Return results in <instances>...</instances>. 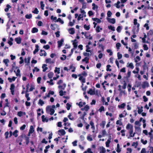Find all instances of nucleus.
<instances>
[{
    "instance_id": "36",
    "label": "nucleus",
    "mask_w": 153,
    "mask_h": 153,
    "mask_svg": "<svg viewBox=\"0 0 153 153\" xmlns=\"http://www.w3.org/2000/svg\"><path fill=\"white\" fill-rule=\"evenodd\" d=\"M59 22L62 24H63L64 23V22L60 18H58V19H57L56 21H55V22Z\"/></svg>"
},
{
    "instance_id": "28",
    "label": "nucleus",
    "mask_w": 153,
    "mask_h": 153,
    "mask_svg": "<svg viewBox=\"0 0 153 153\" xmlns=\"http://www.w3.org/2000/svg\"><path fill=\"white\" fill-rule=\"evenodd\" d=\"M13 39L11 37L10 38L8 41V43L10 45H13Z\"/></svg>"
},
{
    "instance_id": "60",
    "label": "nucleus",
    "mask_w": 153,
    "mask_h": 153,
    "mask_svg": "<svg viewBox=\"0 0 153 153\" xmlns=\"http://www.w3.org/2000/svg\"><path fill=\"white\" fill-rule=\"evenodd\" d=\"M0 114L2 116H5L6 114V113L4 111H1Z\"/></svg>"
},
{
    "instance_id": "44",
    "label": "nucleus",
    "mask_w": 153,
    "mask_h": 153,
    "mask_svg": "<svg viewBox=\"0 0 153 153\" xmlns=\"http://www.w3.org/2000/svg\"><path fill=\"white\" fill-rule=\"evenodd\" d=\"M106 123V122L105 121H102V122L100 124L101 126H102L103 128H104L105 127V125Z\"/></svg>"
},
{
    "instance_id": "55",
    "label": "nucleus",
    "mask_w": 153,
    "mask_h": 153,
    "mask_svg": "<svg viewBox=\"0 0 153 153\" xmlns=\"http://www.w3.org/2000/svg\"><path fill=\"white\" fill-rule=\"evenodd\" d=\"M117 56L118 59H119L122 58V55L121 54H120V53L118 52L117 53Z\"/></svg>"
},
{
    "instance_id": "8",
    "label": "nucleus",
    "mask_w": 153,
    "mask_h": 153,
    "mask_svg": "<svg viewBox=\"0 0 153 153\" xmlns=\"http://www.w3.org/2000/svg\"><path fill=\"white\" fill-rule=\"evenodd\" d=\"M99 150L100 153H105L106 152L105 149L102 146L100 147L99 148Z\"/></svg>"
},
{
    "instance_id": "32",
    "label": "nucleus",
    "mask_w": 153,
    "mask_h": 153,
    "mask_svg": "<svg viewBox=\"0 0 153 153\" xmlns=\"http://www.w3.org/2000/svg\"><path fill=\"white\" fill-rule=\"evenodd\" d=\"M102 30V28L100 27V26H97L96 30L97 32H99L101 30Z\"/></svg>"
},
{
    "instance_id": "14",
    "label": "nucleus",
    "mask_w": 153,
    "mask_h": 153,
    "mask_svg": "<svg viewBox=\"0 0 153 153\" xmlns=\"http://www.w3.org/2000/svg\"><path fill=\"white\" fill-rule=\"evenodd\" d=\"M69 33L71 34H73L75 33L74 29L73 28H71L68 30Z\"/></svg>"
},
{
    "instance_id": "31",
    "label": "nucleus",
    "mask_w": 153,
    "mask_h": 153,
    "mask_svg": "<svg viewBox=\"0 0 153 153\" xmlns=\"http://www.w3.org/2000/svg\"><path fill=\"white\" fill-rule=\"evenodd\" d=\"M14 72L16 73V75L17 76H20V71L19 69H18L16 71H16H14Z\"/></svg>"
},
{
    "instance_id": "27",
    "label": "nucleus",
    "mask_w": 153,
    "mask_h": 153,
    "mask_svg": "<svg viewBox=\"0 0 153 153\" xmlns=\"http://www.w3.org/2000/svg\"><path fill=\"white\" fill-rule=\"evenodd\" d=\"M79 79L82 83H84L85 82V78L82 76H80L79 78Z\"/></svg>"
},
{
    "instance_id": "11",
    "label": "nucleus",
    "mask_w": 153,
    "mask_h": 153,
    "mask_svg": "<svg viewBox=\"0 0 153 153\" xmlns=\"http://www.w3.org/2000/svg\"><path fill=\"white\" fill-rule=\"evenodd\" d=\"M64 42V40L62 39L58 41V47L60 48L62 45L63 43Z\"/></svg>"
},
{
    "instance_id": "37",
    "label": "nucleus",
    "mask_w": 153,
    "mask_h": 153,
    "mask_svg": "<svg viewBox=\"0 0 153 153\" xmlns=\"http://www.w3.org/2000/svg\"><path fill=\"white\" fill-rule=\"evenodd\" d=\"M111 141L110 140H108L107 141L105 142V145L106 147H108L109 146V144L111 143Z\"/></svg>"
},
{
    "instance_id": "42",
    "label": "nucleus",
    "mask_w": 153,
    "mask_h": 153,
    "mask_svg": "<svg viewBox=\"0 0 153 153\" xmlns=\"http://www.w3.org/2000/svg\"><path fill=\"white\" fill-rule=\"evenodd\" d=\"M68 117L71 120H74V118L73 117H71V113L69 114V115H68Z\"/></svg>"
},
{
    "instance_id": "1",
    "label": "nucleus",
    "mask_w": 153,
    "mask_h": 153,
    "mask_svg": "<svg viewBox=\"0 0 153 153\" xmlns=\"http://www.w3.org/2000/svg\"><path fill=\"white\" fill-rule=\"evenodd\" d=\"M126 128V129L128 130L130 137H134L135 133H133V126L129 123H128L127 125Z\"/></svg>"
},
{
    "instance_id": "52",
    "label": "nucleus",
    "mask_w": 153,
    "mask_h": 153,
    "mask_svg": "<svg viewBox=\"0 0 153 153\" xmlns=\"http://www.w3.org/2000/svg\"><path fill=\"white\" fill-rule=\"evenodd\" d=\"M93 20H94V21H95L96 22H97L98 23H100L101 22V21L100 19L97 18H94L93 19Z\"/></svg>"
},
{
    "instance_id": "35",
    "label": "nucleus",
    "mask_w": 153,
    "mask_h": 153,
    "mask_svg": "<svg viewBox=\"0 0 153 153\" xmlns=\"http://www.w3.org/2000/svg\"><path fill=\"white\" fill-rule=\"evenodd\" d=\"M38 104L42 106L44 104V102L42 100L39 99Z\"/></svg>"
},
{
    "instance_id": "26",
    "label": "nucleus",
    "mask_w": 153,
    "mask_h": 153,
    "mask_svg": "<svg viewBox=\"0 0 153 153\" xmlns=\"http://www.w3.org/2000/svg\"><path fill=\"white\" fill-rule=\"evenodd\" d=\"M3 62L5 63L7 66H8V63L9 62V60L7 59H4L3 60Z\"/></svg>"
},
{
    "instance_id": "13",
    "label": "nucleus",
    "mask_w": 153,
    "mask_h": 153,
    "mask_svg": "<svg viewBox=\"0 0 153 153\" xmlns=\"http://www.w3.org/2000/svg\"><path fill=\"white\" fill-rule=\"evenodd\" d=\"M80 12L81 13V14L82 15V16L83 17H86V12H85L84 10L82 9H80Z\"/></svg>"
},
{
    "instance_id": "63",
    "label": "nucleus",
    "mask_w": 153,
    "mask_h": 153,
    "mask_svg": "<svg viewBox=\"0 0 153 153\" xmlns=\"http://www.w3.org/2000/svg\"><path fill=\"white\" fill-rule=\"evenodd\" d=\"M39 69L37 67H35L34 69L33 70V72L34 73L35 71L38 72Z\"/></svg>"
},
{
    "instance_id": "29",
    "label": "nucleus",
    "mask_w": 153,
    "mask_h": 153,
    "mask_svg": "<svg viewBox=\"0 0 153 153\" xmlns=\"http://www.w3.org/2000/svg\"><path fill=\"white\" fill-rule=\"evenodd\" d=\"M30 57H28L27 58V59L26 58L25 59V63L28 64L30 62Z\"/></svg>"
},
{
    "instance_id": "47",
    "label": "nucleus",
    "mask_w": 153,
    "mask_h": 153,
    "mask_svg": "<svg viewBox=\"0 0 153 153\" xmlns=\"http://www.w3.org/2000/svg\"><path fill=\"white\" fill-rule=\"evenodd\" d=\"M84 27L86 30H88L90 28L89 25H84Z\"/></svg>"
},
{
    "instance_id": "3",
    "label": "nucleus",
    "mask_w": 153,
    "mask_h": 153,
    "mask_svg": "<svg viewBox=\"0 0 153 153\" xmlns=\"http://www.w3.org/2000/svg\"><path fill=\"white\" fill-rule=\"evenodd\" d=\"M46 111L48 113H50V114L52 115L54 113V110L51 108L50 106H48L46 108Z\"/></svg>"
},
{
    "instance_id": "4",
    "label": "nucleus",
    "mask_w": 153,
    "mask_h": 153,
    "mask_svg": "<svg viewBox=\"0 0 153 153\" xmlns=\"http://www.w3.org/2000/svg\"><path fill=\"white\" fill-rule=\"evenodd\" d=\"M88 93L91 95L95 94V88H94L93 89H90L89 91L88 92Z\"/></svg>"
},
{
    "instance_id": "7",
    "label": "nucleus",
    "mask_w": 153,
    "mask_h": 153,
    "mask_svg": "<svg viewBox=\"0 0 153 153\" xmlns=\"http://www.w3.org/2000/svg\"><path fill=\"white\" fill-rule=\"evenodd\" d=\"M58 134L59 135H63L65 134V132L63 129H61L58 131Z\"/></svg>"
},
{
    "instance_id": "59",
    "label": "nucleus",
    "mask_w": 153,
    "mask_h": 153,
    "mask_svg": "<svg viewBox=\"0 0 153 153\" xmlns=\"http://www.w3.org/2000/svg\"><path fill=\"white\" fill-rule=\"evenodd\" d=\"M82 8L81 9H85L86 7V3L84 2H82Z\"/></svg>"
},
{
    "instance_id": "25",
    "label": "nucleus",
    "mask_w": 153,
    "mask_h": 153,
    "mask_svg": "<svg viewBox=\"0 0 153 153\" xmlns=\"http://www.w3.org/2000/svg\"><path fill=\"white\" fill-rule=\"evenodd\" d=\"M66 86L65 84H63L62 85H59L58 86V88L61 89H64Z\"/></svg>"
},
{
    "instance_id": "12",
    "label": "nucleus",
    "mask_w": 153,
    "mask_h": 153,
    "mask_svg": "<svg viewBox=\"0 0 153 153\" xmlns=\"http://www.w3.org/2000/svg\"><path fill=\"white\" fill-rule=\"evenodd\" d=\"M39 55L41 56H46L47 55V53L45 51L41 50L40 51V53Z\"/></svg>"
},
{
    "instance_id": "33",
    "label": "nucleus",
    "mask_w": 153,
    "mask_h": 153,
    "mask_svg": "<svg viewBox=\"0 0 153 153\" xmlns=\"http://www.w3.org/2000/svg\"><path fill=\"white\" fill-rule=\"evenodd\" d=\"M143 107L142 106L141 107V108H140L138 107V113L139 114H141V113L143 111Z\"/></svg>"
},
{
    "instance_id": "46",
    "label": "nucleus",
    "mask_w": 153,
    "mask_h": 153,
    "mask_svg": "<svg viewBox=\"0 0 153 153\" xmlns=\"http://www.w3.org/2000/svg\"><path fill=\"white\" fill-rule=\"evenodd\" d=\"M70 69H71V71L72 72H74L75 71L76 68L73 65H71L70 66Z\"/></svg>"
},
{
    "instance_id": "10",
    "label": "nucleus",
    "mask_w": 153,
    "mask_h": 153,
    "mask_svg": "<svg viewBox=\"0 0 153 153\" xmlns=\"http://www.w3.org/2000/svg\"><path fill=\"white\" fill-rule=\"evenodd\" d=\"M77 42L76 39H75L73 42V45L74 46V49H76L77 47Z\"/></svg>"
},
{
    "instance_id": "18",
    "label": "nucleus",
    "mask_w": 153,
    "mask_h": 153,
    "mask_svg": "<svg viewBox=\"0 0 153 153\" xmlns=\"http://www.w3.org/2000/svg\"><path fill=\"white\" fill-rule=\"evenodd\" d=\"M36 48L35 49L34 51H33V53L34 54H35L37 52H38L39 51V45H36L35 46Z\"/></svg>"
},
{
    "instance_id": "21",
    "label": "nucleus",
    "mask_w": 153,
    "mask_h": 153,
    "mask_svg": "<svg viewBox=\"0 0 153 153\" xmlns=\"http://www.w3.org/2000/svg\"><path fill=\"white\" fill-rule=\"evenodd\" d=\"M34 131V128L33 126H30V128L29 130V132L30 133H33Z\"/></svg>"
},
{
    "instance_id": "40",
    "label": "nucleus",
    "mask_w": 153,
    "mask_h": 153,
    "mask_svg": "<svg viewBox=\"0 0 153 153\" xmlns=\"http://www.w3.org/2000/svg\"><path fill=\"white\" fill-rule=\"evenodd\" d=\"M38 29L37 28L33 27V28L31 31L32 33H33L38 32Z\"/></svg>"
},
{
    "instance_id": "19",
    "label": "nucleus",
    "mask_w": 153,
    "mask_h": 153,
    "mask_svg": "<svg viewBox=\"0 0 153 153\" xmlns=\"http://www.w3.org/2000/svg\"><path fill=\"white\" fill-rule=\"evenodd\" d=\"M126 104L125 103H123L122 104H121L120 105H119L118 106V107L119 108L121 109V108H124L125 106H126Z\"/></svg>"
},
{
    "instance_id": "15",
    "label": "nucleus",
    "mask_w": 153,
    "mask_h": 153,
    "mask_svg": "<svg viewBox=\"0 0 153 153\" xmlns=\"http://www.w3.org/2000/svg\"><path fill=\"white\" fill-rule=\"evenodd\" d=\"M149 84L148 82H144L142 85V88H145L146 87H149Z\"/></svg>"
},
{
    "instance_id": "61",
    "label": "nucleus",
    "mask_w": 153,
    "mask_h": 153,
    "mask_svg": "<svg viewBox=\"0 0 153 153\" xmlns=\"http://www.w3.org/2000/svg\"><path fill=\"white\" fill-rule=\"evenodd\" d=\"M104 111V107L103 106H101L99 109V111L100 112H101L102 111Z\"/></svg>"
},
{
    "instance_id": "16",
    "label": "nucleus",
    "mask_w": 153,
    "mask_h": 153,
    "mask_svg": "<svg viewBox=\"0 0 153 153\" xmlns=\"http://www.w3.org/2000/svg\"><path fill=\"white\" fill-rule=\"evenodd\" d=\"M15 41L17 43L19 44L21 43V39L20 37L16 38L15 39Z\"/></svg>"
},
{
    "instance_id": "45",
    "label": "nucleus",
    "mask_w": 153,
    "mask_h": 153,
    "mask_svg": "<svg viewBox=\"0 0 153 153\" xmlns=\"http://www.w3.org/2000/svg\"><path fill=\"white\" fill-rule=\"evenodd\" d=\"M86 51L87 52H91V51L90 50V48L89 47V46H88V45H86Z\"/></svg>"
},
{
    "instance_id": "39",
    "label": "nucleus",
    "mask_w": 153,
    "mask_h": 153,
    "mask_svg": "<svg viewBox=\"0 0 153 153\" xmlns=\"http://www.w3.org/2000/svg\"><path fill=\"white\" fill-rule=\"evenodd\" d=\"M60 69L59 68L56 67L54 70V72L55 73H57V74H59L60 73Z\"/></svg>"
},
{
    "instance_id": "48",
    "label": "nucleus",
    "mask_w": 153,
    "mask_h": 153,
    "mask_svg": "<svg viewBox=\"0 0 153 153\" xmlns=\"http://www.w3.org/2000/svg\"><path fill=\"white\" fill-rule=\"evenodd\" d=\"M122 27L120 26H118L117 28V30L118 32H120L122 30Z\"/></svg>"
},
{
    "instance_id": "50",
    "label": "nucleus",
    "mask_w": 153,
    "mask_h": 153,
    "mask_svg": "<svg viewBox=\"0 0 153 153\" xmlns=\"http://www.w3.org/2000/svg\"><path fill=\"white\" fill-rule=\"evenodd\" d=\"M41 7L42 10H43L44 9V7H45V4H43V2L42 1L40 2Z\"/></svg>"
},
{
    "instance_id": "17",
    "label": "nucleus",
    "mask_w": 153,
    "mask_h": 153,
    "mask_svg": "<svg viewBox=\"0 0 153 153\" xmlns=\"http://www.w3.org/2000/svg\"><path fill=\"white\" fill-rule=\"evenodd\" d=\"M42 122H47L48 121V120L46 117H45L44 115L42 116Z\"/></svg>"
},
{
    "instance_id": "20",
    "label": "nucleus",
    "mask_w": 153,
    "mask_h": 153,
    "mask_svg": "<svg viewBox=\"0 0 153 153\" xmlns=\"http://www.w3.org/2000/svg\"><path fill=\"white\" fill-rule=\"evenodd\" d=\"M42 68H43V72L45 71L48 69V68L47 67V65L45 64L43 65Z\"/></svg>"
},
{
    "instance_id": "22",
    "label": "nucleus",
    "mask_w": 153,
    "mask_h": 153,
    "mask_svg": "<svg viewBox=\"0 0 153 153\" xmlns=\"http://www.w3.org/2000/svg\"><path fill=\"white\" fill-rule=\"evenodd\" d=\"M76 104L78 105L80 107H81L83 105H85V102H81L79 103H76Z\"/></svg>"
},
{
    "instance_id": "38",
    "label": "nucleus",
    "mask_w": 153,
    "mask_h": 153,
    "mask_svg": "<svg viewBox=\"0 0 153 153\" xmlns=\"http://www.w3.org/2000/svg\"><path fill=\"white\" fill-rule=\"evenodd\" d=\"M108 27L109 29L113 31H114L115 30V27L111 25L108 26Z\"/></svg>"
},
{
    "instance_id": "2",
    "label": "nucleus",
    "mask_w": 153,
    "mask_h": 153,
    "mask_svg": "<svg viewBox=\"0 0 153 153\" xmlns=\"http://www.w3.org/2000/svg\"><path fill=\"white\" fill-rule=\"evenodd\" d=\"M134 25H137L136 27V30H133V33L136 34L139 31V29L140 24L137 23V20L136 19H134Z\"/></svg>"
},
{
    "instance_id": "49",
    "label": "nucleus",
    "mask_w": 153,
    "mask_h": 153,
    "mask_svg": "<svg viewBox=\"0 0 153 153\" xmlns=\"http://www.w3.org/2000/svg\"><path fill=\"white\" fill-rule=\"evenodd\" d=\"M18 132V131L17 130H16L13 132V134L15 137H16L18 136L17 134Z\"/></svg>"
},
{
    "instance_id": "30",
    "label": "nucleus",
    "mask_w": 153,
    "mask_h": 153,
    "mask_svg": "<svg viewBox=\"0 0 153 153\" xmlns=\"http://www.w3.org/2000/svg\"><path fill=\"white\" fill-rule=\"evenodd\" d=\"M53 73L52 72H50L48 73V76L49 78L51 79L52 78L53 75Z\"/></svg>"
},
{
    "instance_id": "58",
    "label": "nucleus",
    "mask_w": 153,
    "mask_h": 153,
    "mask_svg": "<svg viewBox=\"0 0 153 153\" xmlns=\"http://www.w3.org/2000/svg\"><path fill=\"white\" fill-rule=\"evenodd\" d=\"M112 15V13L110 11H108L107 13V15L108 17H110Z\"/></svg>"
},
{
    "instance_id": "57",
    "label": "nucleus",
    "mask_w": 153,
    "mask_h": 153,
    "mask_svg": "<svg viewBox=\"0 0 153 153\" xmlns=\"http://www.w3.org/2000/svg\"><path fill=\"white\" fill-rule=\"evenodd\" d=\"M71 106V105L69 104V103H67L66 104V108L68 110H70V107Z\"/></svg>"
},
{
    "instance_id": "23",
    "label": "nucleus",
    "mask_w": 153,
    "mask_h": 153,
    "mask_svg": "<svg viewBox=\"0 0 153 153\" xmlns=\"http://www.w3.org/2000/svg\"><path fill=\"white\" fill-rule=\"evenodd\" d=\"M89 59L88 58L86 57L84 59H82V62H85L86 64H87L88 63V60Z\"/></svg>"
},
{
    "instance_id": "53",
    "label": "nucleus",
    "mask_w": 153,
    "mask_h": 153,
    "mask_svg": "<svg viewBox=\"0 0 153 153\" xmlns=\"http://www.w3.org/2000/svg\"><path fill=\"white\" fill-rule=\"evenodd\" d=\"M32 17L31 14H27L25 15V18L27 19H30Z\"/></svg>"
},
{
    "instance_id": "24",
    "label": "nucleus",
    "mask_w": 153,
    "mask_h": 153,
    "mask_svg": "<svg viewBox=\"0 0 153 153\" xmlns=\"http://www.w3.org/2000/svg\"><path fill=\"white\" fill-rule=\"evenodd\" d=\"M134 59L135 62L136 63H137L138 61H140L141 59H140V57L139 56H137L136 57V58Z\"/></svg>"
},
{
    "instance_id": "6",
    "label": "nucleus",
    "mask_w": 153,
    "mask_h": 153,
    "mask_svg": "<svg viewBox=\"0 0 153 153\" xmlns=\"http://www.w3.org/2000/svg\"><path fill=\"white\" fill-rule=\"evenodd\" d=\"M15 86L14 84H12L10 85V89L11 91V92L12 95H14V88Z\"/></svg>"
},
{
    "instance_id": "41",
    "label": "nucleus",
    "mask_w": 153,
    "mask_h": 153,
    "mask_svg": "<svg viewBox=\"0 0 153 153\" xmlns=\"http://www.w3.org/2000/svg\"><path fill=\"white\" fill-rule=\"evenodd\" d=\"M87 140L90 141H92L93 140L91 135H89L87 136Z\"/></svg>"
},
{
    "instance_id": "54",
    "label": "nucleus",
    "mask_w": 153,
    "mask_h": 153,
    "mask_svg": "<svg viewBox=\"0 0 153 153\" xmlns=\"http://www.w3.org/2000/svg\"><path fill=\"white\" fill-rule=\"evenodd\" d=\"M111 67V66L110 65H107L106 66V71H111V69L110 68Z\"/></svg>"
},
{
    "instance_id": "64",
    "label": "nucleus",
    "mask_w": 153,
    "mask_h": 153,
    "mask_svg": "<svg viewBox=\"0 0 153 153\" xmlns=\"http://www.w3.org/2000/svg\"><path fill=\"white\" fill-rule=\"evenodd\" d=\"M102 136H104L105 135H107V132L105 130H103L102 131Z\"/></svg>"
},
{
    "instance_id": "34",
    "label": "nucleus",
    "mask_w": 153,
    "mask_h": 153,
    "mask_svg": "<svg viewBox=\"0 0 153 153\" xmlns=\"http://www.w3.org/2000/svg\"><path fill=\"white\" fill-rule=\"evenodd\" d=\"M128 64V65H127V67H130L132 69H133L134 68V66H133V64L131 62L130 63H128L127 65Z\"/></svg>"
},
{
    "instance_id": "56",
    "label": "nucleus",
    "mask_w": 153,
    "mask_h": 153,
    "mask_svg": "<svg viewBox=\"0 0 153 153\" xmlns=\"http://www.w3.org/2000/svg\"><path fill=\"white\" fill-rule=\"evenodd\" d=\"M32 12L35 14H37L39 12V11L38 10V9L36 8L34 10L32 11Z\"/></svg>"
},
{
    "instance_id": "62",
    "label": "nucleus",
    "mask_w": 153,
    "mask_h": 153,
    "mask_svg": "<svg viewBox=\"0 0 153 153\" xmlns=\"http://www.w3.org/2000/svg\"><path fill=\"white\" fill-rule=\"evenodd\" d=\"M93 6L92 9L94 10H95L96 9H97V7L94 3H93L92 4Z\"/></svg>"
},
{
    "instance_id": "9",
    "label": "nucleus",
    "mask_w": 153,
    "mask_h": 153,
    "mask_svg": "<svg viewBox=\"0 0 153 153\" xmlns=\"http://www.w3.org/2000/svg\"><path fill=\"white\" fill-rule=\"evenodd\" d=\"M45 62L46 63L52 64L54 62L50 58H48L46 59Z\"/></svg>"
},
{
    "instance_id": "43",
    "label": "nucleus",
    "mask_w": 153,
    "mask_h": 153,
    "mask_svg": "<svg viewBox=\"0 0 153 153\" xmlns=\"http://www.w3.org/2000/svg\"><path fill=\"white\" fill-rule=\"evenodd\" d=\"M89 106L88 105H86L85 106L84 108H82V110H85L86 111L88 110L89 109Z\"/></svg>"
},
{
    "instance_id": "51",
    "label": "nucleus",
    "mask_w": 153,
    "mask_h": 153,
    "mask_svg": "<svg viewBox=\"0 0 153 153\" xmlns=\"http://www.w3.org/2000/svg\"><path fill=\"white\" fill-rule=\"evenodd\" d=\"M124 112L125 113V114L124 115L123 114H120L119 117L120 118H122L126 116V115L127 114V113L126 112V111H124Z\"/></svg>"
},
{
    "instance_id": "5",
    "label": "nucleus",
    "mask_w": 153,
    "mask_h": 153,
    "mask_svg": "<svg viewBox=\"0 0 153 153\" xmlns=\"http://www.w3.org/2000/svg\"><path fill=\"white\" fill-rule=\"evenodd\" d=\"M108 21L110 23L114 24L115 23V19L114 18L110 19L109 18H107Z\"/></svg>"
}]
</instances>
